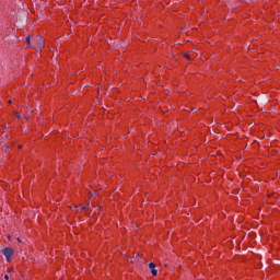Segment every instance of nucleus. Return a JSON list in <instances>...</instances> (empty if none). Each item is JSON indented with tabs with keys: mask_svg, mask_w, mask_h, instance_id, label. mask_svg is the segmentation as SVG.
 I'll return each mask as SVG.
<instances>
[{
	"mask_svg": "<svg viewBox=\"0 0 280 280\" xmlns=\"http://www.w3.org/2000/svg\"><path fill=\"white\" fill-rule=\"evenodd\" d=\"M4 279H7V280H8V279H10V277H9V276H4Z\"/></svg>",
	"mask_w": 280,
	"mask_h": 280,
	"instance_id": "obj_9",
	"label": "nucleus"
},
{
	"mask_svg": "<svg viewBox=\"0 0 280 280\" xmlns=\"http://www.w3.org/2000/svg\"><path fill=\"white\" fill-rule=\"evenodd\" d=\"M184 58H186L187 60H191V58L189 57L188 54H185V55H184Z\"/></svg>",
	"mask_w": 280,
	"mask_h": 280,
	"instance_id": "obj_6",
	"label": "nucleus"
},
{
	"mask_svg": "<svg viewBox=\"0 0 280 280\" xmlns=\"http://www.w3.org/2000/svg\"><path fill=\"white\" fill-rule=\"evenodd\" d=\"M15 115H16V119H21V114H19V113L16 112Z\"/></svg>",
	"mask_w": 280,
	"mask_h": 280,
	"instance_id": "obj_7",
	"label": "nucleus"
},
{
	"mask_svg": "<svg viewBox=\"0 0 280 280\" xmlns=\"http://www.w3.org/2000/svg\"><path fill=\"white\" fill-rule=\"evenodd\" d=\"M2 255H4L8 264H10L12 261V255H14V249L12 247H5L2 249Z\"/></svg>",
	"mask_w": 280,
	"mask_h": 280,
	"instance_id": "obj_1",
	"label": "nucleus"
},
{
	"mask_svg": "<svg viewBox=\"0 0 280 280\" xmlns=\"http://www.w3.org/2000/svg\"><path fill=\"white\" fill-rule=\"evenodd\" d=\"M26 45L34 48V46L32 45V38L30 36L26 37Z\"/></svg>",
	"mask_w": 280,
	"mask_h": 280,
	"instance_id": "obj_4",
	"label": "nucleus"
},
{
	"mask_svg": "<svg viewBox=\"0 0 280 280\" xmlns=\"http://www.w3.org/2000/svg\"><path fill=\"white\" fill-rule=\"evenodd\" d=\"M133 259H139V254H136V255L133 256Z\"/></svg>",
	"mask_w": 280,
	"mask_h": 280,
	"instance_id": "obj_8",
	"label": "nucleus"
},
{
	"mask_svg": "<svg viewBox=\"0 0 280 280\" xmlns=\"http://www.w3.org/2000/svg\"><path fill=\"white\" fill-rule=\"evenodd\" d=\"M79 208L81 209V211H84V209H89V203L86 206H79Z\"/></svg>",
	"mask_w": 280,
	"mask_h": 280,
	"instance_id": "obj_5",
	"label": "nucleus"
},
{
	"mask_svg": "<svg viewBox=\"0 0 280 280\" xmlns=\"http://www.w3.org/2000/svg\"><path fill=\"white\" fill-rule=\"evenodd\" d=\"M44 47H45V39H43V37H38L37 45L33 46V48L36 49L37 51H43Z\"/></svg>",
	"mask_w": 280,
	"mask_h": 280,
	"instance_id": "obj_2",
	"label": "nucleus"
},
{
	"mask_svg": "<svg viewBox=\"0 0 280 280\" xmlns=\"http://www.w3.org/2000/svg\"><path fill=\"white\" fill-rule=\"evenodd\" d=\"M91 196H95V192H92Z\"/></svg>",
	"mask_w": 280,
	"mask_h": 280,
	"instance_id": "obj_11",
	"label": "nucleus"
},
{
	"mask_svg": "<svg viewBox=\"0 0 280 280\" xmlns=\"http://www.w3.org/2000/svg\"><path fill=\"white\" fill-rule=\"evenodd\" d=\"M149 268L153 277H156L159 275V271L156 270V265L154 262H150Z\"/></svg>",
	"mask_w": 280,
	"mask_h": 280,
	"instance_id": "obj_3",
	"label": "nucleus"
},
{
	"mask_svg": "<svg viewBox=\"0 0 280 280\" xmlns=\"http://www.w3.org/2000/svg\"><path fill=\"white\" fill-rule=\"evenodd\" d=\"M24 118L27 120V119H30V116H25Z\"/></svg>",
	"mask_w": 280,
	"mask_h": 280,
	"instance_id": "obj_10",
	"label": "nucleus"
},
{
	"mask_svg": "<svg viewBox=\"0 0 280 280\" xmlns=\"http://www.w3.org/2000/svg\"><path fill=\"white\" fill-rule=\"evenodd\" d=\"M131 264H135V260H130Z\"/></svg>",
	"mask_w": 280,
	"mask_h": 280,
	"instance_id": "obj_12",
	"label": "nucleus"
}]
</instances>
